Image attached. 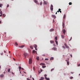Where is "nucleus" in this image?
<instances>
[{
	"label": "nucleus",
	"instance_id": "nucleus-1",
	"mask_svg": "<svg viewBox=\"0 0 80 80\" xmlns=\"http://www.w3.org/2000/svg\"><path fill=\"white\" fill-rule=\"evenodd\" d=\"M24 55L25 58H27V57H28V54L24 52Z\"/></svg>",
	"mask_w": 80,
	"mask_h": 80
},
{
	"label": "nucleus",
	"instance_id": "nucleus-2",
	"mask_svg": "<svg viewBox=\"0 0 80 80\" xmlns=\"http://www.w3.org/2000/svg\"><path fill=\"white\" fill-rule=\"evenodd\" d=\"M55 41L56 42V44L57 45H58V41H57V37H55Z\"/></svg>",
	"mask_w": 80,
	"mask_h": 80
},
{
	"label": "nucleus",
	"instance_id": "nucleus-3",
	"mask_svg": "<svg viewBox=\"0 0 80 80\" xmlns=\"http://www.w3.org/2000/svg\"><path fill=\"white\" fill-rule=\"evenodd\" d=\"M53 6L52 4H51L50 6V10H51L52 11H53Z\"/></svg>",
	"mask_w": 80,
	"mask_h": 80
},
{
	"label": "nucleus",
	"instance_id": "nucleus-4",
	"mask_svg": "<svg viewBox=\"0 0 80 80\" xmlns=\"http://www.w3.org/2000/svg\"><path fill=\"white\" fill-rule=\"evenodd\" d=\"M32 63V60L31 58H30L29 59V64H31Z\"/></svg>",
	"mask_w": 80,
	"mask_h": 80
},
{
	"label": "nucleus",
	"instance_id": "nucleus-5",
	"mask_svg": "<svg viewBox=\"0 0 80 80\" xmlns=\"http://www.w3.org/2000/svg\"><path fill=\"white\" fill-rule=\"evenodd\" d=\"M34 48H35V50H37V45L36 44H34Z\"/></svg>",
	"mask_w": 80,
	"mask_h": 80
},
{
	"label": "nucleus",
	"instance_id": "nucleus-6",
	"mask_svg": "<svg viewBox=\"0 0 80 80\" xmlns=\"http://www.w3.org/2000/svg\"><path fill=\"white\" fill-rule=\"evenodd\" d=\"M64 45L66 48H69V47L68 46V45H67V44L66 43H65L64 44Z\"/></svg>",
	"mask_w": 80,
	"mask_h": 80
},
{
	"label": "nucleus",
	"instance_id": "nucleus-7",
	"mask_svg": "<svg viewBox=\"0 0 80 80\" xmlns=\"http://www.w3.org/2000/svg\"><path fill=\"white\" fill-rule=\"evenodd\" d=\"M62 32L64 35H65V32H66V31L65 29H63L62 30Z\"/></svg>",
	"mask_w": 80,
	"mask_h": 80
},
{
	"label": "nucleus",
	"instance_id": "nucleus-8",
	"mask_svg": "<svg viewBox=\"0 0 80 80\" xmlns=\"http://www.w3.org/2000/svg\"><path fill=\"white\" fill-rule=\"evenodd\" d=\"M62 27L63 29H64L65 27V23H64V22H62Z\"/></svg>",
	"mask_w": 80,
	"mask_h": 80
},
{
	"label": "nucleus",
	"instance_id": "nucleus-9",
	"mask_svg": "<svg viewBox=\"0 0 80 80\" xmlns=\"http://www.w3.org/2000/svg\"><path fill=\"white\" fill-rule=\"evenodd\" d=\"M55 42V41H52V40H51L50 41V42L52 44V43H54V42Z\"/></svg>",
	"mask_w": 80,
	"mask_h": 80
},
{
	"label": "nucleus",
	"instance_id": "nucleus-10",
	"mask_svg": "<svg viewBox=\"0 0 80 80\" xmlns=\"http://www.w3.org/2000/svg\"><path fill=\"white\" fill-rule=\"evenodd\" d=\"M24 47H25V46L24 45H22L20 46H19V48H22Z\"/></svg>",
	"mask_w": 80,
	"mask_h": 80
},
{
	"label": "nucleus",
	"instance_id": "nucleus-11",
	"mask_svg": "<svg viewBox=\"0 0 80 80\" xmlns=\"http://www.w3.org/2000/svg\"><path fill=\"white\" fill-rule=\"evenodd\" d=\"M45 79V78L44 77H41L40 78V79H39V80H44Z\"/></svg>",
	"mask_w": 80,
	"mask_h": 80
},
{
	"label": "nucleus",
	"instance_id": "nucleus-12",
	"mask_svg": "<svg viewBox=\"0 0 80 80\" xmlns=\"http://www.w3.org/2000/svg\"><path fill=\"white\" fill-rule=\"evenodd\" d=\"M52 50H57V48H52Z\"/></svg>",
	"mask_w": 80,
	"mask_h": 80
},
{
	"label": "nucleus",
	"instance_id": "nucleus-13",
	"mask_svg": "<svg viewBox=\"0 0 80 80\" xmlns=\"http://www.w3.org/2000/svg\"><path fill=\"white\" fill-rule=\"evenodd\" d=\"M61 38H62V39H63V38H65V36L63 35H62Z\"/></svg>",
	"mask_w": 80,
	"mask_h": 80
},
{
	"label": "nucleus",
	"instance_id": "nucleus-14",
	"mask_svg": "<svg viewBox=\"0 0 80 80\" xmlns=\"http://www.w3.org/2000/svg\"><path fill=\"white\" fill-rule=\"evenodd\" d=\"M4 77V75H3V74H1L0 76V77H1V78H2V77Z\"/></svg>",
	"mask_w": 80,
	"mask_h": 80
},
{
	"label": "nucleus",
	"instance_id": "nucleus-15",
	"mask_svg": "<svg viewBox=\"0 0 80 80\" xmlns=\"http://www.w3.org/2000/svg\"><path fill=\"white\" fill-rule=\"evenodd\" d=\"M52 17L54 18H56V16H55V15H52Z\"/></svg>",
	"mask_w": 80,
	"mask_h": 80
},
{
	"label": "nucleus",
	"instance_id": "nucleus-16",
	"mask_svg": "<svg viewBox=\"0 0 80 80\" xmlns=\"http://www.w3.org/2000/svg\"><path fill=\"white\" fill-rule=\"evenodd\" d=\"M33 1L35 2V3H37L38 2V1L37 0H33Z\"/></svg>",
	"mask_w": 80,
	"mask_h": 80
},
{
	"label": "nucleus",
	"instance_id": "nucleus-17",
	"mask_svg": "<svg viewBox=\"0 0 80 80\" xmlns=\"http://www.w3.org/2000/svg\"><path fill=\"white\" fill-rule=\"evenodd\" d=\"M10 68H8V72H10Z\"/></svg>",
	"mask_w": 80,
	"mask_h": 80
},
{
	"label": "nucleus",
	"instance_id": "nucleus-18",
	"mask_svg": "<svg viewBox=\"0 0 80 80\" xmlns=\"http://www.w3.org/2000/svg\"><path fill=\"white\" fill-rule=\"evenodd\" d=\"M44 4H45V5H46L47 4V2H45V1H44Z\"/></svg>",
	"mask_w": 80,
	"mask_h": 80
},
{
	"label": "nucleus",
	"instance_id": "nucleus-19",
	"mask_svg": "<svg viewBox=\"0 0 80 80\" xmlns=\"http://www.w3.org/2000/svg\"><path fill=\"white\" fill-rule=\"evenodd\" d=\"M54 30V29H51L50 30V32H52V31H53Z\"/></svg>",
	"mask_w": 80,
	"mask_h": 80
},
{
	"label": "nucleus",
	"instance_id": "nucleus-20",
	"mask_svg": "<svg viewBox=\"0 0 80 80\" xmlns=\"http://www.w3.org/2000/svg\"><path fill=\"white\" fill-rule=\"evenodd\" d=\"M53 59H54L52 57L50 58V60H53Z\"/></svg>",
	"mask_w": 80,
	"mask_h": 80
},
{
	"label": "nucleus",
	"instance_id": "nucleus-21",
	"mask_svg": "<svg viewBox=\"0 0 80 80\" xmlns=\"http://www.w3.org/2000/svg\"><path fill=\"white\" fill-rule=\"evenodd\" d=\"M61 9H58L59 12H60V13H62V11H61Z\"/></svg>",
	"mask_w": 80,
	"mask_h": 80
},
{
	"label": "nucleus",
	"instance_id": "nucleus-22",
	"mask_svg": "<svg viewBox=\"0 0 80 80\" xmlns=\"http://www.w3.org/2000/svg\"><path fill=\"white\" fill-rule=\"evenodd\" d=\"M37 60H39V57L38 56L37 57Z\"/></svg>",
	"mask_w": 80,
	"mask_h": 80
},
{
	"label": "nucleus",
	"instance_id": "nucleus-23",
	"mask_svg": "<svg viewBox=\"0 0 80 80\" xmlns=\"http://www.w3.org/2000/svg\"><path fill=\"white\" fill-rule=\"evenodd\" d=\"M30 48H31L32 50H33V47L32 46H30Z\"/></svg>",
	"mask_w": 80,
	"mask_h": 80
},
{
	"label": "nucleus",
	"instance_id": "nucleus-24",
	"mask_svg": "<svg viewBox=\"0 0 80 80\" xmlns=\"http://www.w3.org/2000/svg\"><path fill=\"white\" fill-rule=\"evenodd\" d=\"M46 80H50V78H45Z\"/></svg>",
	"mask_w": 80,
	"mask_h": 80
},
{
	"label": "nucleus",
	"instance_id": "nucleus-25",
	"mask_svg": "<svg viewBox=\"0 0 80 80\" xmlns=\"http://www.w3.org/2000/svg\"><path fill=\"white\" fill-rule=\"evenodd\" d=\"M35 50H32V53L33 54V53H35Z\"/></svg>",
	"mask_w": 80,
	"mask_h": 80
},
{
	"label": "nucleus",
	"instance_id": "nucleus-26",
	"mask_svg": "<svg viewBox=\"0 0 80 80\" xmlns=\"http://www.w3.org/2000/svg\"><path fill=\"white\" fill-rule=\"evenodd\" d=\"M15 45L16 46H18V44L17 43V42H16L15 43Z\"/></svg>",
	"mask_w": 80,
	"mask_h": 80
},
{
	"label": "nucleus",
	"instance_id": "nucleus-27",
	"mask_svg": "<svg viewBox=\"0 0 80 80\" xmlns=\"http://www.w3.org/2000/svg\"><path fill=\"white\" fill-rule=\"evenodd\" d=\"M46 67V66H42V68H45Z\"/></svg>",
	"mask_w": 80,
	"mask_h": 80
},
{
	"label": "nucleus",
	"instance_id": "nucleus-28",
	"mask_svg": "<svg viewBox=\"0 0 80 80\" xmlns=\"http://www.w3.org/2000/svg\"><path fill=\"white\" fill-rule=\"evenodd\" d=\"M3 17H5V16H6V15H5V14H3Z\"/></svg>",
	"mask_w": 80,
	"mask_h": 80
},
{
	"label": "nucleus",
	"instance_id": "nucleus-29",
	"mask_svg": "<svg viewBox=\"0 0 80 80\" xmlns=\"http://www.w3.org/2000/svg\"><path fill=\"white\" fill-rule=\"evenodd\" d=\"M69 63H70L68 61L67 62V64L68 65H69Z\"/></svg>",
	"mask_w": 80,
	"mask_h": 80
},
{
	"label": "nucleus",
	"instance_id": "nucleus-30",
	"mask_svg": "<svg viewBox=\"0 0 80 80\" xmlns=\"http://www.w3.org/2000/svg\"><path fill=\"white\" fill-rule=\"evenodd\" d=\"M69 5H70L72 4V2H69Z\"/></svg>",
	"mask_w": 80,
	"mask_h": 80
},
{
	"label": "nucleus",
	"instance_id": "nucleus-31",
	"mask_svg": "<svg viewBox=\"0 0 80 80\" xmlns=\"http://www.w3.org/2000/svg\"><path fill=\"white\" fill-rule=\"evenodd\" d=\"M44 76H45V78H47V74H45V75H44Z\"/></svg>",
	"mask_w": 80,
	"mask_h": 80
},
{
	"label": "nucleus",
	"instance_id": "nucleus-32",
	"mask_svg": "<svg viewBox=\"0 0 80 80\" xmlns=\"http://www.w3.org/2000/svg\"><path fill=\"white\" fill-rule=\"evenodd\" d=\"M63 18H65V15H64V16L63 17Z\"/></svg>",
	"mask_w": 80,
	"mask_h": 80
},
{
	"label": "nucleus",
	"instance_id": "nucleus-33",
	"mask_svg": "<svg viewBox=\"0 0 80 80\" xmlns=\"http://www.w3.org/2000/svg\"><path fill=\"white\" fill-rule=\"evenodd\" d=\"M73 77H70V79H73Z\"/></svg>",
	"mask_w": 80,
	"mask_h": 80
},
{
	"label": "nucleus",
	"instance_id": "nucleus-34",
	"mask_svg": "<svg viewBox=\"0 0 80 80\" xmlns=\"http://www.w3.org/2000/svg\"><path fill=\"white\" fill-rule=\"evenodd\" d=\"M42 5V2H41L40 3V5Z\"/></svg>",
	"mask_w": 80,
	"mask_h": 80
},
{
	"label": "nucleus",
	"instance_id": "nucleus-35",
	"mask_svg": "<svg viewBox=\"0 0 80 80\" xmlns=\"http://www.w3.org/2000/svg\"><path fill=\"white\" fill-rule=\"evenodd\" d=\"M48 60V58H45V60Z\"/></svg>",
	"mask_w": 80,
	"mask_h": 80
},
{
	"label": "nucleus",
	"instance_id": "nucleus-36",
	"mask_svg": "<svg viewBox=\"0 0 80 80\" xmlns=\"http://www.w3.org/2000/svg\"><path fill=\"white\" fill-rule=\"evenodd\" d=\"M54 70V69H53V68L51 70V72L53 71V70Z\"/></svg>",
	"mask_w": 80,
	"mask_h": 80
},
{
	"label": "nucleus",
	"instance_id": "nucleus-37",
	"mask_svg": "<svg viewBox=\"0 0 80 80\" xmlns=\"http://www.w3.org/2000/svg\"><path fill=\"white\" fill-rule=\"evenodd\" d=\"M0 14H1L2 15V13H3V12H2V11H1L0 12Z\"/></svg>",
	"mask_w": 80,
	"mask_h": 80
},
{
	"label": "nucleus",
	"instance_id": "nucleus-38",
	"mask_svg": "<svg viewBox=\"0 0 80 80\" xmlns=\"http://www.w3.org/2000/svg\"><path fill=\"white\" fill-rule=\"evenodd\" d=\"M19 69L21 70V67L20 66L19 67Z\"/></svg>",
	"mask_w": 80,
	"mask_h": 80
},
{
	"label": "nucleus",
	"instance_id": "nucleus-39",
	"mask_svg": "<svg viewBox=\"0 0 80 80\" xmlns=\"http://www.w3.org/2000/svg\"><path fill=\"white\" fill-rule=\"evenodd\" d=\"M62 48H65V47L64 46H62Z\"/></svg>",
	"mask_w": 80,
	"mask_h": 80
},
{
	"label": "nucleus",
	"instance_id": "nucleus-40",
	"mask_svg": "<svg viewBox=\"0 0 80 80\" xmlns=\"http://www.w3.org/2000/svg\"><path fill=\"white\" fill-rule=\"evenodd\" d=\"M2 4H0V7H2Z\"/></svg>",
	"mask_w": 80,
	"mask_h": 80
},
{
	"label": "nucleus",
	"instance_id": "nucleus-41",
	"mask_svg": "<svg viewBox=\"0 0 80 80\" xmlns=\"http://www.w3.org/2000/svg\"><path fill=\"white\" fill-rule=\"evenodd\" d=\"M78 67H80V64H79L78 65Z\"/></svg>",
	"mask_w": 80,
	"mask_h": 80
},
{
	"label": "nucleus",
	"instance_id": "nucleus-42",
	"mask_svg": "<svg viewBox=\"0 0 80 80\" xmlns=\"http://www.w3.org/2000/svg\"><path fill=\"white\" fill-rule=\"evenodd\" d=\"M8 7H9V5L8 4L7 5V8H8Z\"/></svg>",
	"mask_w": 80,
	"mask_h": 80
},
{
	"label": "nucleus",
	"instance_id": "nucleus-43",
	"mask_svg": "<svg viewBox=\"0 0 80 80\" xmlns=\"http://www.w3.org/2000/svg\"><path fill=\"white\" fill-rule=\"evenodd\" d=\"M37 4V5H39V3L38 2H37V3H36Z\"/></svg>",
	"mask_w": 80,
	"mask_h": 80
},
{
	"label": "nucleus",
	"instance_id": "nucleus-44",
	"mask_svg": "<svg viewBox=\"0 0 80 80\" xmlns=\"http://www.w3.org/2000/svg\"><path fill=\"white\" fill-rule=\"evenodd\" d=\"M33 69L34 70H35V67H33Z\"/></svg>",
	"mask_w": 80,
	"mask_h": 80
},
{
	"label": "nucleus",
	"instance_id": "nucleus-45",
	"mask_svg": "<svg viewBox=\"0 0 80 80\" xmlns=\"http://www.w3.org/2000/svg\"><path fill=\"white\" fill-rule=\"evenodd\" d=\"M72 37H71V39H70L69 40V41H70L71 40H72Z\"/></svg>",
	"mask_w": 80,
	"mask_h": 80
},
{
	"label": "nucleus",
	"instance_id": "nucleus-46",
	"mask_svg": "<svg viewBox=\"0 0 80 80\" xmlns=\"http://www.w3.org/2000/svg\"><path fill=\"white\" fill-rule=\"evenodd\" d=\"M71 73H72V74H73V72H71Z\"/></svg>",
	"mask_w": 80,
	"mask_h": 80
},
{
	"label": "nucleus",
	"instance_id": "nucleus-47",
	"mask_svg": "<svg viewBox=\"0 0 80 80\" xmlns=\"http://www.w3.org/2000/svg\"><path fill=\"white\" fill-rule=\"evenodd\" d=\"M12 75H14V73H13V72H12Z\"/></svg>",
	"mask_w": 80,
	"mask_h": 80
},
{
	"label": "nucleus",
	"instance_id": "nucleus-48",
	"mask_svg": "<svg viewBox=\"0 0 80 80\" xmlns=\"http://www.w3.org/2000/svg\"><path fill=\"white\" fill-rule=\"evenodd\" d=\"M27 80H30V79H29V78H27Z\"/></svg>",
	"mask_w": 80,
	"mask_h": 80
},
{
	"label": "nucleus",
	"instance_id": "nucleus-49",
	"mask_svg": "<svg viewBox=\"0 0 80 80\" xmlns=\"http://www.w3.org/2000/svg\"><path fill=\"white\" fill-rule=\"evenodd\" d=\"M70 56H71V58H72V55H70Z\"/></svg>",
	"mask_w": 80,
	"mask_h": 80
},
{
	"label": "nucleus",
	"instance_id": "nucleus-50",
	"mask_svg": "<svg viewBox=\"0 0 80 80\" xmlns=\"http://www.w3.org/2000/svg\"><path fill=\"white\" fill-rule=\"evenodd\" d=\"M1 55H3V53H1Z\"/></svg>",
	"mask_w": 80,
	"mask_h": 80
},
{
	"label": "nucleus",
	"instance_id": "nucleus-51",
	"mask_svg": "<svg viewBox=\"0 0 80 80\" xmlns=\"http://www.w3.org/2000/svg\"><path fill=\"white\" fill-rule=\"evenodd\" d=\"M2 15L1 14L0 15V17H2Z\"/></svg>",
	"mask_w": 80,
	"mask_h": 80
},
{
	"label": "nucleus",
	"instance_id": "nucleus-52",
	"mask_svg": "<svg viewBox=\"0 0 80 80\" xmlns=\"http://www.w3.org/2000/svg\"><path fill=\"white\" fill-rule=\"evenodd\" d=\"M41 72H42V69L41 71H40Z\"/></svg>",
	"mask_w": 80,
	"mask_h": 80
},
{
	"label": "nucleus",
	"instance_id": "nucleus-53",
	"mask_svg": "<svg viewBox=\"0 0 80 80\" xmlns=\"http://www.w3.org/2000/svg\"><path fill=\"white\" fill-rule=\"evenodd\" d=\"M57 12H58H58H59V10H58V11H57Z\"/></svg>",
	"mask_w": 80,
	"mask_h": 80
},
{
	"label": "nucleus",
	"instance_id": "nucleus-54",
	"mask_svg": "<svg viewBox=\"0 0 80 80\" xmlns=\"http://www.w3.org/2000/svg\"><path fill=\"white\" fill-rule=\"evenodd\" d=\"M32 79L33 80H35V79H34V78H32Z\"/></svg>",
	"mask_w": 80,
	"mask_h": 80
},
{
	"label": "nucleus",
	"instance_id": "nucleus-55",
	"mask_svg": "<svg viewBox=\"0 0 80 80\" xmlns=\"http://www.w3.org/2000/svg\"><path fill=\"white\" fill-rule=\"evenodd\" d=\"M2 23V22H1V21H0V23Z\"/></svg>",
	"mask_w": 80,
	"mask_h": 80
},
{
	"label": "nucleus",
	"instance_id": "nucleus-56",
	"mask_svg": "<svg viewBox=\"0 0 80 80\" xmlns=\"http://www.w3.org/2000/svg\"><path fill=\"white\" fill-rule=\"evenodd\" d=\"M21 69H22V70H23V68H21Z\"/></svg>",
	"mask_w": 80,
	"mask_h": 80
},
{
	"label": "nucleus",
	"instance_id": "nucleus-57",
	"mask_svg": "<svg viewBox=\"0 0 80 80\" xmlns=\"http://www.w3.org/2000/svg\"><path fill=\"white\" fill-rule=\"evenodd\" d=\"M56 14H57V12H56Z\"/></svg>",
	"mask_w": 80,
	"mask_h": 80
},
{
	"label": "nucleus",
	"instance_id": "nucleus-58",
	"mask_svg": "<svg viewBox=\"0 0 80 80\" xmlns=\"http://www.w3.org/2000/svg\"><path fill=\"white\" fill-rule=\"evenodd\" d=\"M4 53H6V51H4Z\"/></svg>",
	"mask_w": 80,
	"mask_h": 80
},
{
	"label": "nucleus",
	"instance_id": "nucleus-59",
	"mask_svg": "<svg viewBox=\"0 0 80 80\" xmlns=\"http://www.w3.org/2000/svg\"><path fill=\"white\" fill-rule=\"evenodd\" d=\"M4 33H5V34H6V33H6V32H4Z\"/></svg>",
	"mask_w": 80,
	"mask_h": 80
},
{
	"label": "nucleus",
	"instance_id": "nucleus-60",
	"mask_svg": "<svg viewBox=\"0 0 80 80\" xmlns=\"http://www.w3.org/2000/svg\"><path fill=\"white\" fill-rule=\"evenodd\" d=\"M53 22L54 23V22H55V21H54V20L53 19Z\"/></svg>",
	"mask_w": 80,
	"mask_h": 80
},
{
	"label": "nucleus",
	"instance_id": "nucleus-61",
	"mask_svg": "<svg viewBox=\"0 0 80 80\" xmlns=\"http://www.w3.org/2000/svg\"><path fill=\"white\" fill-rule=\"evenodd\" d=\"M64 56H65V55H63V57H64Z\"/></svg>",
	"mask_w": 80,
	"mask_h": 80
},
{
	"label": "nucleus",
	"instance_id": "nucleus-62",
	"mask_svg": "<svg viewBox=\"0 0 80 80\" xmlns=\"http://www.w3.org/2000/svg\"><path fill=\"white\" fill-rule=\"evenodd\" d=\"M67 60H65L66 62H67Z\"/></svg>",
	"mask_w": 80,
	"mask_h": 80
},
{
	"label": "nucleus",
	"instance_id": "nucleus-63",
	"mask_svg": "<svg viewBox=\"0 0 80 80\" xmlns=\"http://www.w3.org/2000/svg\"><path fill=\"white\" fill-rule=\"evenodd\" d=\"M39 73H40V72H39Z\"/></svg>",
	"mask_w": 80,
	"mask_h": 80
},
{
	"label": "nucleus",
	"instance_id": "nucleus-64",
	"mask_svg": "<svg viewBox=\"0 0 80 80\" xmlns=\"http://www.w3.org/2000/svg\"><path fill=\"white\" fill-rule=\"evenodd\" d=\"M31 78H32V76H31Z\"/></svg>",
	"mask_w": 80,
	"mask_h": 80
}]
</instances>
